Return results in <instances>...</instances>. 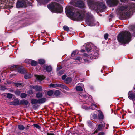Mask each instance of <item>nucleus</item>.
Here are the masks:
<instances>
[{
	"label": "nucleus",
	"mask_w": 135,
	"mask_h": 135,
	"mask_svg": "<svg viewBox=\"0 0 135 135\" xmlns=\"http://www.w3.org/2000/svg\"><path fill=\"white\" fill-rule=\"evenodd\" d=\"M68 15H69L72 20L79 21L82 20L85 16L87 17V21L90 26L93 25L94 21L93 18L84 12V10L75 9L70 7L66 11Z\"/></svg>",
	"instance_id": "nucleus-1"
},
{
	"label": "nucleus",
	"mask_w": 135,
	"mask_h": 135,
	"mask_svg": "<svg viewBox=\"0 0 135 135\" xmlns=\"http://www.w3.org/2000/svg\"><path fill=\"white\" fill-rule=\"evenodd\" d=\"M132 35L127 31H123L119 34L117 36L118 41L122 44H128L131 40Z\"/></svg>",
	"instance_id": "nucleus-2"
},
{
	"label": "nucleus",
	"mask_w": 135,
	"mask_h": 135,
	"mask_svg": "<svg viewBox=\"0 0 135 135\" xmlns=\"http://www.w3.org/2000/svg\"><path fill=\"white\" fill-rule=\"evenodd\" d=\"M135 9V4L131 3L128 7H126L123 6H119L118 9V11L122 14L124 17H127L130 16L131 14V12Z\"/></svg>",
	"instance_id": "nucleus-3"
},
{
	"label": "nucleus",
	"mask_w": 135,
	"mask_h": 135,
	"mask_svg": "<svg viewBox=\"0 0 135 135\" xmlns=\"http://www.w3.org/2000/svg\"><path fill=\"white\" fill-rule=\"evenodd\" d=\"M47 7L51 11L55 13H61L62 11V6L55 2H51L47 5Z\"/></svg>",
	"instance_id": "nucleus-4"
},
{
	"label": "nucleus",
	"mask_w": 135,
	"mask_h": 135,
	"mask_svg": "<svg viewBox=\"0 0 135 135\" xmlns=\"http://www.w3.org/2000/svg\"><path fill=\"white\" fill-rule=\"evenodd\" d=\"M11 69L17 71L21 74H25L26 73V71L23 67L17 65H15L12 66Z\"/></svg>",
	"instance_id": "nucleus-5"
},
{
	"label": "nucleus",
	"mask_w": 135,
	"mask_h": 135,
	"mask_svg": "<svg viewBox=\"0 0 135 135\" xmlns=\"http://www.w3.org/2000/svg\"><path fill=\"white\" fill-rule=\"evenodd\" d=\"M105 127V124L103 123L102 124H98L97 125V129L94 132L93 134H95L96 133H97L98 131H102L104 129V128Z\"/></svg>",
	"instance_id": "nucleus-6"
},
{
	"label": "nucleus",
	"mask_w": 135,
	"mask_h": 135,
	"mask_svg": "<svg viewBox=\"0 0 135 135\" xmlns=\"http://www.w3.org/2000/svg\"><path fill=\"white\" fill-rule=\"evenodd\" d=\"M25 1L24 0H18L16 3L17 8H21L24 5Z\"/></svg>",
	"instance_id": "nucleus-7"
},
{
	"label": "nucleus",
	"mask_w": 135,
	"mask_h": 135,
	"mask_svg": "<svg viewBox=\"0 0 135 135\" xmlns=\"http://www.w3.org/2000/svg\"><path fill=\"white\" fill-rule=\"evenodd\" d=\"M106 2L108 4L111 6L116 5L118 3V0H107Z\"/></svg>",
	"instance_id": "nucleus-8"
},
{
	"label": "nucleus",
	"mask_w": 135,
	"mask_h": 135,
	"mask_svg": "<svg viewBox=\"0 0 135 135\" xmlns=\"http://www.w3.org/2000/svg\"><path fill=\"white\" fill-rule=\"evenodd\" d=\"M76 6L82 8H84L85 7L84 4L82 1H79L76 2Z\"/></svg>",
	"instance_id": "nucleus-9"
},
{
	"label": "nucleus",
	"mask_w": 135,
	"mask_h": 135,
	"mask_svg": "<svg viewBox=\"0 0 135 135\" xmlns=\"http://www.w3.org/2000/svg\"><path fill=\"white\" fill-rule=\"evenodd\" d=\"M128 97L130 99L134 101L135 100V95L134 93L132 91H130L128 93Z\"/></svg>",
	"instance_id": "nucleus-10"
},
{
	"label": "nucleus",
	"mask_w": 135,
	"mask_h": 135,
	"mask_svg": "<svg viewBox=\"0 0 135 135\" xmlns=\"http://www.w3.org/2000/svg\"><path fill=\"white\" fill-rule=\"evenodd\" d=\"M61 84H52L51 83L49 85L50 87L56 88V87H60L61 86Z\"/></svg>",
	"instance_id": "nucleus-11"
},
{
	"label": "nucleus",
	"mask_w": 135,
	"mask_h": 135,
	"mask_svg": "<svg viewBox=\"0 0 135 135\" xmlns=\"http://www.w3.org/2000/svg\"><path fill=\"white\" fill-rule=\"evenodd\" d=\"M32 88L35 89L36 91H41L42 90V87L39 86H33Z\"/></svg>",
	"instance_id": "nucleus-12"
},
{
	"label": "nucleus",
	"mask_w": 135,
	"mask_h": 135,
	"mask_svg": "<svg viewBox=\"0 0 135 135\" xmlns=\"http://www.w3.org/2000/svg\"><path fill=\"white\" fill-rule=\"evenodd\" d=\"M6 3L4 1H1L0 3V8L1 9H4L7 7Z\"/></svg>",
	"instance_id": "nucleus-13"
},
{
	"label": "nucleus",
	"mask_w": 135,
	"mask_h": 135,
	"mask_svg": "<svg viewBox=\"0 0 135 135\" xmlns=\"http://www.w3.org/2000/svg\"><path fill=\"white\" fill-rule=\"evenodd\" d=\"M20 103V104L23 105H26L29 104V102L28 100H21Z\"/></svg>",
	"instance_id": "nucleus-14"
},
{
	"label": "nucleus",
	"mask_w": 135,
	"mask_h": 135,
	"mask_svg": "<svg viewBox=\"0 0 135 135\" xmlns=\"http://www.w3.org/2000/svg\"><path fill=\"white\" fill-rule=\"evenodd\" d=\"M40 4L44 5L47 3L50 0H37Z\"/></svg>",
	"instance_id": "nucleus-15"
},
{
	"label": "nucleus",
	"mask_w": 135,
	"mask_h": 135,
	"mask_svg": "<svg viewBox=\"0 0 135 135\" xmlns=\"http://www.w3.org/2000/svg\"><path fill=\"white\" fill-rule=\"evenodd\" d=\"M44 68L45 69L46 71L48 72L51 71L52 69V68L50 66H44Z\"/></svg>",
	"instance_id": "nucleus-16"
},
{
	"label": "nucleus",
	"mask_w": 135,
	"mask_h": 135,
	"mask_svg": "<svg viewBox=\"0 0 135 135\" xmlns=\"http://www.w3.org/2000/svg\"><path fill=\"white\" fill-rule=\"evenodd\" d=\"M31 102L32 104L38 103V100L35 99H32L31 100Z\"/></svg>",
	"instance_id": "nucleus-17"
},
{
	"label": "nucleus",
	"mask_w": 135,
	"mask_h": 135,
	"mask_svg": "<svg viewBox=\"0 0 135 135\" xmlns=\"http://www.w3.org/2000/svg\"><path fill=\"white\" fill-rule=\"evenodd\" d=\"M38 100V104H42L46 102V99L45 98H42Z\"/></svg>",
	"instance_id": "nucleus-18"
},
{
	"label": "nucleus",
	"mask_w": 135,
	"mask_h": 135,
	"mask_svg": "<svg viewBox=\"0 0 135 135\" xmlns=\"http://www.w3.org/2000/svg\"><path fill=\"white\" fill-rule=\"evenodd\" d=\"M35 76L37 79L40 81L45 78L43 76H40L38 75H35Z\"/></svg>",
	"instance_id": "nucleus-19"
},
{
	"label": "nucleus",
	"mask_w": 135,
	"mask_h": 135,
	"mask_svg": "<svg viewBox=\"0 0 135 135\" xmlns=\"http://www.w3.org/2000/svg\"><path fill=\"white\" fill-rule=\"evenodd\" d=\"M98 116L97 114H92L91 115V118L92 120H94L97 118Z\"/></svg>",
	"instance_id": "nucleus-20"
},
{
	"label": "nucleus",
	"mask_w": 135,
	"mask_h": 135,
	"mask_svg": "<svg viewBox=\"0 0 135 135\" xmlns=\"http://www.w3.org/2000/svg\"><path fill=\"white\" fill-rule=\"evenodd\" d=\"M43 93L40 92L37 93L36 94V97L38 98H42L43 96Z\"/></svg>",
	"instance_id": "nucleus-21"
},
{
	"label": "nucleus",
	"mask_w": 135,
	"mask_h": 135,
	"mask_svg": "<svg viewBox=\"0 0 135 135\" xmlns=\"http://www.w3.org/2000/svg\"><path fill=\"white\" fill-rule=\"evenodd\" d=\"M72 81L71 78L70 77H68L65 80L64 82L65 83L68 84Z\"/></svg>",
	"instance_id": "nucleus-22"
},
{
	"label": "nucleus",
	"mask_w": 135,
	"mask_h": 135,
	"mask_svg": "<svg viewBox=\"0 0 135 135\" xmlns=\"http://www.w3.org/2000/svg\"><path fill=\"white\" fill-rule=\"evenodd\" d=\"M18 128L19 130H23L25 128L24 126L22 125H18Z\"/></svg>",
	"instance_id": "nucleus-23"
},
{
	"label": "nucleus",
	"mask_w": 135,
	"mask_h": 135,
	"mask_svg": "<svg viewBox=\"0 0 135 135\" xmlns=\"http://www.w3.org/2000/svg\"><path fill=\"white\" fill-rule=\"evenodd\" d=\"M60 87L68 91H70V89H69L68 87L65 85L61 84V86Z\"/></svg>",
	"instance_id": "nucleus-24"
},
{
	"label": "nucleus",
	"mask_w": 135,
	"mask_h": 135,
	"mask_svg": "<svg viewBox=\"0 0 135 135\" xmlns=\"http://www.w3.org/2000/svg\"><path fill=\"white\" fill-rule=\"evenodd\" d=\"M12 103L13 105H18L20 104L19 100L13 101Z\"/></svg>",
	"instance_id": "nucleus-25"
},
{
	"label": "nucleus",
	"mask_w": 135,
	"mask_h": 135,
	"mask_svg": "<svg viewBox=\"0 0 135 135\" xmlns=\"http://www.w3.org/2000/svg\"><path fill=\"white\" fill-rule=\"evenodd\" d=\"M97 108V106L95 104H92L90 107V108L93 110H94Z\"/></svg>",
	"instance_id": "nucleus-26"
},
{
	"label": "nucleus",
	"mask_w": 135,
	"mask_h": 135,
	"mask_svg": "<svg viewBox=\"0 0 135 135\" xmlns=\"http://www.w3.org/2000/svg\"><path fill=\"white\" fill-rule=\"evenodd\" d=\"M54 95L56 96L59 95L60 94V92L59 90H56L54 92Z\"/></svg>",
	"instance_id": "nucleus-27"
},
{
	"label": "nucleus",
	"mask_w": 135,
	"mask_h": 135,
	"mask_svg": "<svg viewBox=\"0 0 135 135\" xmlns=\"http://www.w3.org/2000/svg\"><path fill=\"white\" fill-rule=\"evenodd\" d=\"M79 51L78 50H75L73 51L71 54V56L72 57H74L75 55L78 54Z\"/></svg>",
	"instance_id": "nucleus-28"
},
{
	"label": "nucleus",
	"mask_w": 135,
	"mask_h": 135,
	"mask_svg": "<svg viewBox=\"0 0 135 135\" xmlns=\"http://www.w3.org/2000/svg\"><path fill=\"white\" fill-rule=\"evenodd\" d=\"M31 64L32 66H36L37 64V62L34 60H32L31 62Z\"/></svg>",
	"instance_id": "nucleus-29"
},
{
	"label": "nucleus",
	"mask_w": 135,
	"mask_h": 135,
	"mask_svg": "<svg viewBox=\"0 0 135 135\" xmlns=\"http://www.w3.org/2000/svg\"><path fill=\"white\" fill-rule=\"evenodd\" d=\"M54 91L52 90H50L47 91V94L49 96H51L53 94Z\"/></svg>",
	"instance_id": "nucleus-30"
},
{
	"label": "nucleus",
	"mask_w": 135,
	"mask_h": 135,
	"mask_svg": "<svg viewBox=\"0 0 135 135\" xmlns=\"http://www.w3.org/2000/svg\"><path fill=\"white\" fill-rule=\"evenodd\" d=\"M45 60L43 59H40L38 61V63L40 64H43L45 63Z\"/></svg>",
	"instance_id": "nucleus-31"
},
{
	"label": "nucleus",
	"mask_w": 135,
	"mask_h": 135,
	"mask_svg": "<svg viewBox=\"0 0 135 135\" xmlns=\"http://www.w3.org/2000/svg\"><path fill=\"white\" fill-rule=\"evenodd\" d=\"M27 96V94L24 93H21L20 95L21 98H26Z\"/></svg>",
	"instance_id": "nucleus-32"
},
{
	"label": "nucleus",
	"mask_w": 135,
	"mask_h": 135,
	"mask_svg": "<svg viewBox=\"0 0 135 135\" xmlns=\"http://www.w3.org/2000/svg\"><path fill=\"white\" fill-rule=\"evenodd\" d=\"M76 90L78 91H81L83 89L82 88L79 86H77L76 88Z\"/></svg>",
	"instance_id": "nucleus-33"
},
{
	"label": "nucleus",
	"mask_w": 135,
	"mask_h": 135,
	"mask_svg": "<svg viewBox=\"0 0 135 135\" xmlns=\"http://www.w3.org/2000/svg\"><path fill=\"white\" fill-rule=\"evenodd\" d=\"M15 93L16 95L19 96L21 92L20 90H16L15 91Z\"/></svg>",
	"instance_id": "nucleus-34"
},
{
	"label": "nucleus",
	"mask_w": 135,
	"mask_h": 135,
	"mask_svg": "<svg viewBox=\"0 0 135 135\" xmlns=\"http://www.w3.org/2000/svg\"><path fill=\"white\" fill-rule=\"evenodd\" d=\"M76 2L75 1L72 0L70 2V4L76 6Z\"/></svg>",
	"instance_id": "nucleus-35"
},
{
	"label": "nucleus",
	"mask_w": 135,
	"mask_h": 135,
	"mask_svg": "<svg viewBox=\"0 0 135 135\" xmlns=\"http://www.w3.org/2000/svg\"><path fill=\"white\" fill-rule=\"evenodd\" d=\"M12 94H11L7 93V97L8 98H11L12 97Z\"/></svg>",
	"instance_id": "nucleus-36"
},
{
	"label": "nucleus",
	"mask_w": 135,
	"mask_h": 135,
	"mask_svg": "<svg viewBox=\"0 0 135 135\" xmlns=\"http://www.w3.org/2000/svg\"><path fill=\"white\" fill-rule=\"evenodd\" d=\"M25 3H26L28 6H32V3L28 1H25Z\"/></svg>",
	"instance_id": "nucleus-37"
},
{
	"label": "nucleus",
	"mask_w": 135,
	"mask_h": 135,
	"mask_svg": "<svg viewBox=\"0 0 135 135\" xmlns=\"http://www.w3.org/2000/svg\"><path fill=\"white\" fill-rule=\"evenodd\" d=\"M64 29L67 31H69V29L68 27L66 26L65 25L63 26Z\"/></svg>",
	"instance_id": "nucleus-38"
},
{
	"label": "nucleus",
	"mask_w": 135,
	"mask_h": 135,
	"mask_svg": "<svg viewBox=\"0 0 135 135\" xmlns=\"http://www.w3.org/2000/svg\"><path fill=\"white\" fill-rule=\"evenodd\" d=\"M99 4L100 6H101V8H102L104 9L105 8L106 6L104 3H99Z\"/></svg>",
	"instance_id": "nucleus-39"
},
{
	"label": "nucleus",
	"mask_w": 135,
	"mask_h": 135,
	"mask_svg": "<svg viewBox=\"0 0 135 135\" xmlns=\"http://www.w3.org/2000/svg\"><path fill=\"white\" fill-rule=\"evenodd\" d=\"M22 83H16L15 84V85L16 87H18L20 86Z\"/></svg>",
	"instance_id": "nucleus-40"
},
{
	"label": "nucleus",
	"mask_w": 135,
	"mask_h": 135,
	"mask_svg": "<svg viewBox=\"0 0 135 135\" xmlns=\"http://www.w3.org/2000/svg\"><path fill=\"white\" fill-rule=\"evenodd\" d=\"M85 49L88 52H89L91 51V49L88 46H87V47H86Z\"/></svg>",
	"instance_id": "nucleus-41"
},
{
	"label": "nucleus",
	"mask_w": 135,
	"mask_h": 135,
	"mask_svg": "<svg viewBox=\"0 0 135 135\" xmlns=\"http://www.w3.org/2000/svg\"><path fill=\"white\" fill-rule=\"evenodd\" d=\"M104 116L102 114H100L99 115V118L100 119H102L103 118Z\"/></svg>",
	"instance_id": "nucleus-42"
},
{
	"label": "nucleus",
	"mask_w": 135,
	"mask_h": 135,
	"mask_svg": "<svg viewBox=\"0 0 135 135\" xmlns=\"http://www.w3.org/2000/svg\"><path fill=\"white\" fill-rule=\"evenodd\" d=\"M104 38L105 40H107L108 37V34L106 33L104 35Z\"/></svg>",
	"instance_id": "nucleus-43"
},
{
	"label": "nucleus",
	"mask_w": 135,
	"mask_h": 135,
	"mask_svg": "<svg viewBox=\"0 0 135 135\" xmlns=\"http://www.w3.org/2000/svg\"><path fill=\"white\" fill-rule=\"evenodd\" d=\"M7 89V88H6L5 87L3 86H1V90L4 91L6 90Z\"/></svg>",
	"instance_id": "nucleus-44"
},
{
	"label": "nucleus",
	"mask_w": 135,
	"mask_h": 135,
	"mask_svg": "<svg viewBox=\"0 0 135 135\" xmlns=\"http://www.w3.org/2000/svg\"><path fill=\"white\" fill-rule=\"evenodd\" d=\"M34 126L35 127L38 128L39 129L40 128V127L39 125L37 124H34Z\"/></svg>",
	"instance_id": "nucleus-45"
},
{
	"label": "nucleus",
	"mask_w": 135,
	"mask_h": 135,
	"mask_svg": "<svg viewBox=\"0 0 135 135\" xmlns=\"http://www.w3.org/2000/svg\"><path fill=\"white\" fill-rule=\"evenodd\" d=\"M24 78L26 79H27L30 78V76L27 75H25L24 76Z\"/></svg>",
	"instance_id": "nucleus-46"
},
{
	"label": "nucleus",
	"mask_w": 135,
	"mask_h": 135,
	"mask_svg": "<svg viewBox=\"0 0 135 135\" xmlns=\"http://www.w3.org/2000/svg\"><path fill=\"white\" fill-rule=\"evenodd\" d=\"M64 73V70H61V71H60L59 72V75H61L62 74H63Z\"/></svg>",
	"instance_id": "nucleus-47"
},
{
	"label": "nucleus",
	"mask_w": 135,
	"mask_h": 135,
	"mask_svg": "<svg viewBox=\"0 0 135 135\" xmlns=\"http://www.w3.org/2000/svg\"><path fill=\"white\" fill-rule=\"evenodd\" d=\"M105 133L104 132H100L97 135H105Z\"/></svg>",
	"instance_id": "nucleus-48"
},
{
	"label": "nucleus",
	"mask_w": 135,
	"mask_h": 135,
	"mask_svg": "<svg viewBox=\"0 0 135 135\" xmlns=\"http://www.w3.org/2000/svg\"><path fill=\"white\" fill-rule=\"evenodd\" d=\"M66 74L62 76V79L64 80L66 77Z\"/></svg>",
	"instance_id": "nucleus-49"
},
{
	"label": "nucleus",
	"mask_w": 135,
	"mask_h": 135,
	"mask_svg": "<svg viewBox=\"0 0 135 135\" xmlns=\"http://www.w3.org/2000/svg\"><path fill=\"white\" fill-rule=\"evenodd\" d=\"M28 93L30 94H33V91L31 90H30L29 91Z\"/></svg>",
	"instance_id": "nucleus-50"
},
{
	"label": "nucleus",
	"mask_w": 135,
	"mask_h": 135,
	"mask_svg": "<svg viewBox=\"0 0 135 135\" xmlns=\"http://www.w3.org/2000/svg\"><path fill=\"white\" fill-rule=\"evenodd\" d=\"M81 58L80 57H78L77 58H76L75 59V60H77L79 61H80L81 60Z\"/></svg>",
	"instance_id": "nucleus-51"
},
{
	"label": "nucleus",
	"mask_w": 135,
	"mask_h": 135,
	"mask_svg": "<svg viewBox=\"0 0 135 135\" xmlns=\"http://www.w3.org/2000/svg\"><path fill=\"white\" fill-rule=\"evenodd\" d=\"M29 126L27 125L26 126L25 128V129L26 130H27L29 129Z\"/></svg>",
	"instance_id": "nucleus-52"
},
{
	"label": "nucleus",
	"mask_w": 135,
	"mask_h": 135,
	"mask_svg": "<svg viewBox=\"0 0 135 135\" xmlns=\"http://www.w3.org/2000/svg\"><path fill=\"white\" fill-rule=\"evenodd\" d=\"M57 2H59L60 3H62V2L63 0H55Z\"/></svg>",
	"instance_id": "nucleus-53"
},
{
	"label": "nucleus",
	"mask_w": 135,
	"mask_h": 135,
	"mask_svg": "<svg viewBox=\"0 0 135 135\" xmlns=\"http://www.w3.org/2000/svg\"><path fill=\"white\" fill-rule=\"evenodd\" d=\"M84 61L86 63H89V61L87 59H84Z\"/></svg>",
	"instance_id": "nucleus-54"
},
{
	"label": "nucleus",
	"mask_w": 135,
	"mask_h": 135,
	"mask_svg": "<svg viewBox=\"0 0 135 135\" xmlns=\"http://www.w3.org/2000/svg\"><path fill=\"white\" fill-rule=\"evenodd\" d=\"M47 135H55L54 134L51 133H47Z\"/></svg>",
	"instance_id": "nucleus-55"
},
{
	"label": "nucleus",
	"mask_w": 135,
	"mask_h": 135,
	"mask_svg": "<svg viewBox=\"0 0 135 135\" xmlns=\"http://www.w3.org/2000/svg\"><path fill=\"white\" fill-rule=\"evenodd\" d=\"M127 0H120L121 2H125L127 1Z\"/></svg>",
	"instance_id": "nucleus-56"
},
{
	"label": "nucleus",
	"mask_w": 135,
	"mask_h": 135,
	"mask_svg": "<svg viewBox=\"0 0 135 135\" xmlns=\"http://www.w3.org/2000/svg\"><path fill=\"white\" fill-rule=\"evenodd\" d=\"M87 96H86V95H83V98L85 99H86L87 98Z\"/></svg>",
	"instance_id": "nucleus-57"
},
{
	"label": "nucleus",
	"mask_w": 135,
	"mask_h": 135,
	"mask_svg": "<svg viewBox=\"0 0 135 135\" xmlns=\"http://www.w3.org/2000/svg\"><path fill=\"white\" fill-rule=\"evenodd\" d=\"M84 56H85L88 57V56H89V55H87L86 54H84Z\"/></svg>",
	"instance_id": "nucleus-58"
},
{
	"label": "nucleus",
	"mask_w": 135,
	"mask_h": 135,
	"mask_svg": "<svg viewBox=\"0 0 135 135\" xmlns=\"http://www.w3.org/2000/svg\"><path fill=\"white\" fill-rule=\"evenodd\" d=\"M62 67L61 66H60V67H58L57 68V70H59L60 69H61L62 68Z\"/></svg>",
	"instance_id": "nucleus-59"
},
{
	"label": "nucleus",
	"mask_w": 135,
	"mask_h": 135,
	"mask_svg": "<svg viewBox=\"0 0 135 135\" xmlns=\"http://www.w3.org/2000/svg\"><path fill=\"white\" fill-rule=\"evenodd\" d=\"M81 51L82 52H84L85 51V50H81Z\"/></svg>",
	"instance_id": "nucleus-60"
},
{
	"label": "nucleus",
	"mask_w": 135,
	"mask_h": 135,
	"mask_svg": "<svg viewBox=\"0 0 135 135\" xmlns=\"http://www.w3.org/2000/svg\"><path fill=\"white\" fill-rule=\"evenodd\" d=\"M90 1H91L90 0H88V2L89 3H90Z\"/></svg>",
	"instance_id": "nucleus-61"
},
{
	"label": "nucleus",
	"mask_w": 135,
	"mask_h": 135,
	"mask_svg": "<svg viewBox=\"0 0 135 135\" xmlns=\"http://www.w3.org/2000/svg\"><path fill=\"white\" fill-rule=\"evenodd\" d=\"M88 124H91V123L90 122H88Z\"/></svg>",
	"instance_id": "nucleus-62"
},
{
	"label": "nucleus",
	"mask_w": 135,
	"mask_h": 135,
	"mask_svg": "<svg viewBox=\"0 0 135 135\" xmlns=\"http://www.w3.org/2000/svg\"><path fill=\"white\" fill-rule=\"evenodd\" d=\"M2 1H4V2L5 1H6V0H2Z\"/></svg>",
	"instance_id": "nucleus-63"
},
{
	"label": "nucleus",
	"mask_w": 135,
	"mask_h": 135,
	"mask_svg": "<svg viewBox=\"0 0 135 135\" xmlns=\"http://www.w3.org/2000/svg\"><path fill=\"white\" fill-rule=\"evenodd\" d=\"M26 60H29V61L30 60H29V59H27V60H26Z\"/></svg>",
	"instance_id": "nucleus-64"
}]
</instances>
